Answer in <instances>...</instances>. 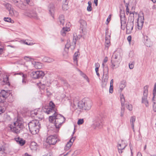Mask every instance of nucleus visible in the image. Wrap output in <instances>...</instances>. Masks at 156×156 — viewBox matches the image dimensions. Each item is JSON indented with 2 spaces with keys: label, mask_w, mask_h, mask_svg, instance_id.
<instances>
[{
  "label": "nucleus",
  "mask_w": 156,
  "mask_h": 156,
  "mask_svg": "<svg viewBox=\"0 0 156 156\" xmlns=\"http://www.w3.org/2000/svg\"><path fill=\"white\" fill-rule=\"evenodd\" d=\"M125 147H118V150L119 153H122L123 152V150L125 149Z\"/></svg>",
  "instance_id": "a19ab883"
},
{
  "label": "nucleus",
  "mask_w": 156,
  "mask_h": 156,
  "mask_svg": "<svg viewBox=\"0 0 156 156\" xmlns=\"http://www.w3.org/2000/svg\"><path fill=\"white\" fill-rule=\"evenodd\" d=\"M126 82L125 80H123L121 82L119 87L121 90L126 87Z\"/></svg>",
  "instance_id": "bb28decb"
},
{
  "label": "nucleus",
  "mask_w": 156,
  "mask_h": 156,
  "mask_svg": "<svg viewBox=\"0 0 156 156\" xmlns=\"http://www.w3.org/2000/svg\"><path fill=\"white\" fill-rule=\"evenodd\" d=\"M30 147L33 152H35L37 150V147Z\"/></svg>",
  "instance_id": "37998d69"
},
{
  "label": "nucleus",
  "mask_w": 156,
  "mask_h": 156,
  "mask_svg": "<svg viewBox=\"0 0 156 156\" xmlns=\"http://www.w3.org/2000/svg\"><path fill=\"white\" fill-rule=\"evenodd\" d=\"M126 107L129 111H132L133 109V107L131 105L128 104L126 105Z\"/></svg>",
  "instance_id": "79ce46f5"
},
{
  "label": "nucleus",
  "mask_w": 156,
  "mask_h": 156,
  "mask_svg": "<svg viewBox=\"0 0 156 156\" xmlns=\"http://www.w3.org/2000/svg\"><path fill=\"white\" fill-rule=\"evenodd\" d=\"M101 120L100 119H97L94 121L92 127L94 129L100 128L101 127Z\"/></svg>",
  "instance_id": "4468645a"
},
{
  "label": "nucleus",
  "mask_w": 156,
  "mask_h": 156,
  "mask_svg": "<svg viewBox=\"0 0 156 156\" xmlns=\"http://www.w3.org/2000/svg\"><path fill=\"white\" fill-rule=\"evenodd\" d=\"M80 28L83 31V29H85L87 27V23L85 20H80Z\"/></svg>",
  "instance_id": "a211bd4d"
},
{
  "label": "nucleus",
  "mask_w": 156,
  "mask_h": 156,
  "mask_svg": "<svg viewBox=\"0 0 156 156\" xmlns=\"http://www.w3.org/2000/svg\"><path fill=\"white\" fill-rule=\"evenodd\" d=\"M57 136L56 135H51L47 138L46 142L49 145H54L56 142Z\"/></svg>",
  "instance_id": "6e6552de"
},
{
  "label": "nucleus",
  "mask_w": 156,
  "mask_h": 156,
  "mask_svg": "<svg viewBox=\"0 0 156 156\" xmlns=\"http://www.w3.org/2000/svg\"><path fill=\"white\" fill-rule=\"evenodd\" d=\"M24 59L27 61H29L30 60V58L29 57L25 56L24 57Z\"/></svg>",
  "instance_id": "4d7b16f0"
},
{
  "label": "nucleus",
  "mask_w": 156,
  "mask_h": 156,
  "mask_svg": "<svg viewBox=\"0 0 156 156\" xmlns=\"http://www.w3.org/2000/svg\"><path fill=\"white\" fill-rule=\"evenodd\" d=\"M95 68H99L100 67V65L99 63H96L95 64Z\"/></svg>",
  "instance_id": "69168bd1"
},
{
  "label": "nucleus",
  "mask_w": 156,
  "mask_h": 156,
  "mask_svg": "<svg viewBox=\"0 0 156 156\" xmlns=\"http://www.w3.org/2000/svg\"><path fill=\"white\" fill-rule=\"evenodd\" d=\"M80 153V152L78 151H76L74 153L72 154V156H76V155Z\"/></svg>",
  "instance_id": "09e8293b"
},
{
  "label": "nucleus",
  "mask_w": 156,
  "mask_h": 156,
  "mask_svg": "<svg viewBox=\"0 0 156 156\" xmlns=\"http://www.w3.org/2000/svg\"><path fill=\"white\" fill-rule=\"evenodd\" d=\"M152 101L153 103V109L154 112H156V93H153Z\"/></svg>",
  "instance_id": "412c9836"
},
{
  "label": "nucleus",
  "mask_w": 156,
  "mask_h": 156,
  "mask_svg": "<svg viewBox=\"0 0 156 156\" xmlns=\"http://www.w3.org/2000/svg\"><path fill=\"white\" fill-rule=\"evenodd\" d=\"M76 37L74 35L72 40H67L66 43L65 45V51L63 53L64 55H66L67 54L68 52V49L69 48H70L72 50L74 49L76 46Z\"/></svg>",
  "instance_id": "20e7f679"
},
{
  "label": "nucleus",
  "mask_w": 156,
  "mask_h": 156,
  "mask_svg": "<svg viewBox=\"0 0 156 156\" xmlns=\"http://www.w3.org/2000/svg\"><path fill=\"white\" fill-rule=\"evenodd\" d=\"M14 2L15 5L17 3H18V2L20 1V0H12Z\"/></svg>",
  "instance_id": "338daca9"
},
{
  "label": "nucleus",
  "mask_w": 156,
  "mask_h": 156,
  "mask_svg": "<svg viewBox=\"0 0 156 156\" xmlns=\"http://www.w3.org/2000/svg\"><path fill=\"white\" fill-rule=\"evenodd\" d=\"M55 105L52 101H50L49 103V106H45V109L46 110L44 112L47 114L54 113L51 116L49 117V121L51 122H53L55 120L54 126H55V132H57L58 131V129L61 127L62 123L65 121V118L60 114H57L55 111L54 108Z\"/></svg>",
  "instance_id": "f257e3e1"
},
{
  "label": "nucleus",
  "mask_w": 156,
  "mask_h": 156,
  "mask_svg": "<svg viewBox=\"0 0 156 156\" xmlns=\"http://www.w3.org/2000/svg\"><path fill=\"white\" fill-rule=\"evenodd\" d=\"M108 60V58L107 57H105L104 60L103 62L102 63V66H103V67H104V66H105L104 63H106L107 62Z\"/></svg>",
  "instance_id": "8fccbe9b"
},
{
  "label": "nucleus",
  "mask_w": 156,
  "mask_h": 156,
  "mask_svg": "<svg viewBox=\"0 0 156 156\" xmlns=\"http://www.w3.org/2000/svg\"><path fill=\"white\" fill-rule=\"evenodd\" d=\"M23 127L22 122L19 119H17L16 122H14L13 125H10V128L12 132L18 134L20 133V130Z\"/></svg>",
  "instance_id": "39448f33"
},
{
  "label": "nucleus",
  "mask_w": 156,
  "mask_h": 156,
  "mask_svg": "<svg viewBox=\"0 0 156 156\" xmlns=\"http://www.w3.org/2000/svg\"><path fill=\"white\" fill-rule=\"evenodd\" d=\"M23 42L25 44H27V45H32L34 44L33 43H28L27 42H26V41H23Z\"/></svg>",
  "instance_id": "13d9d810"
},
{
  "label": "nucleus",
  "mask_w": 156,
  "mask_h": 156,
  "mask_svg": "<svg viewBox=\"0 0 156 156\" xmlns=\"http://www.w3.org/2000/svg\"><path fill=\"white\" fill-rule=\"evenodd\" d=\"M84 122L83 119H79L77 122V124L79 125L82 124Z\"/></svg>",
  "instance_id": "a18cd8bd"
},
{
  "label": "nucleus",
  "mask_w": 156,
  "mask_h": 156,
  "mask_svg": "<svg viewBox=\"0 0 156 156\" xmlns=\"http://www.w3.org/2000/svg\"><path fill=\"white\" fill-rule=\"evenodd\" d=\"M9 14L11 16H14L16 17H18L19 16L18 12L13 9L9 11Z\"/></svg>",
  "instance_id": "4be33fe9"
},
{
  "label": "nucleus",
  "mask_w": 156,
  "mask_h": 156,
  "mask_svg": "<svg viewBox=\"0 0 156 156\" xmlns=\"http://www.w3.org/2000/svg\"><path fill=\"white\" fill-rule=\"evenodd\" d=\"M99 68H95V71L96 72L97 75L99 77L100 76L99 73H98V69Z\"/></svg>",
  "instance_id": "603ef678"
},
{
  "label": "nucleus",
  "mask_w": 156,
  "mask_h": 156,
  "mask_svg": "<svg viewBox=\"0 0 156 156\" xmlns=\"http://www.w3.org/2000/svg\"><path fill=\"white\" fill-rule=\"evenodd\" d=\"M9 94L7 91L4 90H2L0 92V95L3 98V99L5 100V98H7Z\"/></svg>",
  "instance_id": "aec40b11"
},
{
  "label": "nucleus",
  "mask_w": 156,
  "mask_h": 156,
  "mask_svg": "<svg viewBox=\"0 0 156 156\" xmlns=\"http://www.w3.org/2000/svg\"><path fill=\"white\" fill-rule=\"evenodd\" d=\"M20 74L22 75V83L23 84H25L27 82V77L26 74H23L22 73H20Z\"/></svg>",
  "instance_id": "393cba45"
},
{
  "label": "nucleus",
  "mask_w": 156,
  "mask_h": 156,
  "mask_svg": "<svg viewBox=\"0 0 156 156\" xmlns=\"http://www.w3.org/2000/svg\"><path fill=\"white\" fill-rule=\"evenodd\" d=\"M148 90L147 87L146 86L144 87V90L143 93V96L142 98V102L144 104L146 107H148L149 105L148 101L147 100V95Z\"/></svg>",
  "instance_id": "0eeeda50"
},
{
  "label": "nucleus",
  "mask_w": 156,
  "mask_h": 156,
  "mask_svg": "<svg viewBox=\"0 0 156 156\" xmlns=\"http://www.w3.org/2000/svg\"><path fill=\"white\" fill-rule=\"evenodd\" d=\"M80 75L84 78L85 79H86L87 81L88 82H89V79H88V77H87V76L86 75V74H84V73H83L81 71H80Z\"/></svg>",
  "instance_id": "4c0bfd02"
},
{
  "label": "nucleus",
  "mask_w": 156,
  "mask_h": 156,
  "mask_svg": "<svg viewBox=\"0 0 156 156\" xmlns=\"http://www.w3.org/2000/svg\"><path fill=\"white\" fill-rule=\"evenodd\" d=\"M33 77L35 79H38L44 76V74L42 71H37L32 73Z\"/></svg>",
  "instance_id": "9b49d317"
},
{
  "label": "nucleus",
  "mask_w": 156,
  "mask_h": 156,
  "mask_svg": "<svg viewBox=\"0 0 156 156\" xmlns=\"http://www.w3.org/2000/svg\"><path fill=\"white\" fill-rule=\"evenodd\" d=\"M127 39L129 43H130L131 41V36L130 35L128 36L127 37Z\"/></svg>",
  "instance_id": "bf43d9fd"
},
{
  "label": "nucleus",
  "mask_w": 156,
  "mask_h": 156,
  "mask_svg": "<svg viewBox=\"0 0 156 156\" xmlns=\"http://www.w3.org/2000/svg\"><path fill=\"white\" fill-rule=\"evenodd\" d=\"M1 43L0 42V55L2 54L4 51V48L1 45Z\"/></svg>",
  "instance_id": "c03bdc74"
},
{
  "label": "nucleus",
  "mask_w": 156,
  "mask_h": 156,
  "mask_svg": "<svg viewBox=\"0 0 156 156\" xmlns=\"http://www.w3.org/2000/svg\"><path fill=\"white\" fill-rule=\"evenodd\" d=\"M88 5L87 7V10L88 11H90L92 10V8L91 7L92 3L90 1H89L88 2Z\"/></svg>",
  "instance_id": "f704fd0d"
},
{
  "label": "nucleus",
  "mask_w": 156,
  "mask_h": 156,
  "mask_svg": "<svg viewBox=\"0 0 156 156\" xmlns=\"http://www.w3.org/2000/svg\"><path fill=\"white\" fill-rule=\"evenodd\" d=\"M111 15H109L107 20V21L108 22L107 23V24H108L111 20Z\"/></svg>",
  "instance_id": "680f3d73"
},
{
  "label": "nucleus",
  "mask_w": 156,
  "mask_h": 156,
  "mask_svg": "<svg viewBox=\"0 0 156 156\" xmlns=\"http://www.w3.org/2000/svg\"><path fill=\"white\" fill-rule=\"evenodd\" d=\"M121 60H117L112 59L111 60V67L112 69L118 67L119 64V62Z\"/></svg>",
  "instance_id": "dca6fc26"
},
{
  "label": "nucleus",
  "mask_w": 156,
  "mask_h": 156,
  "mask_svg": "<svg viewBox=\"0 0 156 156\" xmlns=\"http://www.w3.org/2000/svg\"><path fill=\"white\" fill-rule=\"evenodd\" d=\"M153 93L154 94L156 93V82L155 83L154 86V88L153 91Z\"/></svg>",
  "instance_id": "6e6d98bb"
},
{
  "label": "nucleus",
  "mask_w": 156,
  "mask_h": 156,
  "mask_svg": "<svg viewBox=\"0 0 156 156\" xmlns=\"http://www.w3.org/2000/svg\"><path fill=\"white\" fill-rule=\"evenodd\" d=\"M19 8L21 9H23L24 8V5L22 1L20 0V1L18 3H17L16 5Z\"/></svg>",
  "instance_id": "cd10ccee"
},
{
  "label": "nucleus",
  "mask_w": 156,
  "mask_h": 156,
  "mask_svg": "<svg viewBox=\"0 0 156 156\" xmlns=\"http://www.w3.org/2000/svg\"><path fill=\"white\" fill-rule=\"evenodd\" d=\"M4 20L7 22L12 23L14 22L13 21L11 20V18L9 17H4Z\"/></svg>",
  "instance_id": "ea45409f"
},
{
  "label": "nucleus",
  "mask_w": 156,
  "mask_h": 156,
  "mask_svg": "<svg viewBox=\"0 0 156 156\" xmlns=\"http://www.w3.org/2000/svg\"><path fill=\"white\" fill-rule=\"evenodd\" d=\"M91 101L88 98H84L77 103L78 108L81 110H89L92 105Z\"/></svg>",
  "instance_id": "f03ea898"
},
{
  "label": "nucleus",
  "mask_w": 156,
  "mask_h": 156,
  "mask_svg": "<svg viewBox=\"0 0 156 156\" xmlns=\"http://www.w3.org/2000/svg\"><path fill=\"white\" fill-rule=\"evenodd\" d=\"M32 64L34 66V67L36 69H40L42 68V63L34 61L32 62Z\"/></svg>",
  "instance_id": "f3484780"
},
{
  "label": "nucleus",
  "mask_w": 156,
  "mask_h": 156,
  "mask_svg": "<svg viewBox=\"0 0 156 156\" xmlns=\"http://www.w3.org/2000/svg\"><path fill=\"white\" fill-rule=\"evenodd\" d=\"M120 101L122 107H124L125 105V99L123 94H121L120 96Z\"/></svg>",
  "instance_id": "a878e982"
},
{
  "label": "nucleus",
  "mask_w": 156,
  "mask_h": 156,
  "mask_svg": "<svg viewBox=\"0 0 156 156\" xmlns=\"http://www.w3.org/2000/svg\"><path fill=\"white\" fill-rule=\"evenodd\" d=\"M15 140L17 143L19 144L21 146L23 145L25 143V140L19 137L16 138Z\"/></svg>",
  "instance_id": "6ab92c4d"
},
{
  "label": "nucleus",
  "mask_w": 156,
  "mask_h": 156,
  "mask_svg": "<svg viewBox=\"0 0 156 156\" xmlns=\"http://www.w3.org/2000/svg\"><path fill=\"white\" fill-rule=\"evenodd\" d=\"M28 126L31 133L35 134L39 132L40 124L38 120H33L29 123Z\"/></svg>",
  "instance_id": "7ed1b4c3"
},
{
  "label": "nucleus",
  "mask_w": 156,
  "mask_h": 156,
  "mask_svg": "<svg viewBox=\"0 0 156 156\" xmlns=\"http://www.w3.org/2000/svg\"><path fill=\"white\" fill-rule=\"evenodd\" d=\"M121 109H122V111H123V112H121V117H122L123 115V112L124 111V107H122V108H121Z\"/></svg>",
  "instance_id": "e2e57ef3"
},
{
  "label": "nucleus",
  "mask_w": 156,
  "mask_h": 156,
  "mask_svg": "<svg viewBox=\"0 0 156 156\" xmlns=\"http://www.w3.org/2000/svg\"><path fill=\"white\" fill-rule=\"evenodd\" d=\"M108 79V73H104L102 78V86L103 87H105L107 84Z\"/></svg>",
  "instance_id": "2eb2a0df"
},
{
  "label": "nucleus",
  "mask_w": 156,
  "mask_h": 156,
  "mask_svg": "<svg viewBox=\"0 0 156 156\" xmlns=\"http://www.w3.org/2000/svg\"><path fill=\"white\" fill-rule=\"evenodd\" d=\"M70 147H64V150L66 151H68L70 149Z\"/></svg>",
  "instance_id": "774afa93"
},
{
  "label": "nucleus",
  "mask_w": 156,
  "mask_h": 156,
  "mask_svg": "<svg viewBox=\"0 0 156 156\" xmlns=\"http://www.w3.org/2000/svg\"><path fill=\"white\" fill-rule=\"evenodd\" d=\"M117 60H121L119 55L116 54V52L112 56V59Z\"/></svg>",
  "instance_id": "7c9ffc66"
},
{
  "label": "nucleus",
  "mask_w": 156,
  "mask_h": 156,
  "mask_svg": "<svg viewBox=\"0 0 156 156\" xmlns=\"http://www.w3.org/2000/svg\"><path fill=\"white\" fill-rule=\"evenodd\" d=\"M136 117L134 116H132L130 119V122L131 125L133 129V131L134 132V123L135 122L136 120Z\"/></svg>",
  "instance_id": "b1692460"
},
{
  "label": "nucleus",
  "mask_w": 156,
  "mask_h": 156,
  "mask_svg": "<svg viewBox=\"0 0 156 156\" xmlns=\"http://www.w3.org/2000/svg\"><path fill=\"white\" fill-rule=\"evenodd\" d=\"M76 99H77V98L76 97L71 98V101H73L74 104H75L76 100Z\"/></svg>",
  "instance_id": "052dcab7"
},
{
  "label": "nucleus",
  "mask_w": 156,
  "mask_h": 156,
  "mask_svg": "<svg viewBox=\"0 0 156 156\" xmlns=\"http://www.w3.org/2000/svg\"><path fill=\"white\" fill-rule=\"evenodd\" d=\"M4 99H3V98L0 95V103L3 102Z\"/></svg>",
  "instance_id": "0e129e2a"
},
{
  "label": "nucleus",
  "mask_w": 156,
  "mask_h": 156,
  "mask_svg": "<svg viewBox=\"0 0 156 156\" xmlns=\"http://www.w3.org/2000/svg\"><path fill=\"white\" fill-rule=\"evenodd\" d=\"M75 139V137H72L69 141L67 142L66 146H71L73 145V143L74 142Z\"/></svg>",
  "instance_id": "c85d7f7f"
},
{
  "label": "nucleus",
  "mask_w": 156,
  "mask_h": 156,
  "mask_svg": "<svg viewBox=\"0 0 156 156\" xmlns=\"http://www.w3.org/2000/svg\"><path fill=\"white\" fill-rule=\"evenodd\" d=\"M4 5L5 6L6 9L9 10V11L11 9V5L10 4L8 3L4 4Z\"/></svg>",
  "instance_id": "e433bc0d"
},
{
  "label": "nucleus",
  "mask_w": 156,
  "mask_h": 156,
  "mask_svg": "<svg viewBox=\"0 0 156 156\" xmlns=\"http://www.w3.org/2000/svg\"><path fill=\"white\" fill-rule=\"evenodd\" d=\"M3 81L7 85L9 84V77L7 76H5L3 78Z\"/></svg>",
  "instance_id": "72a5a7b5"
},
{
  "label": "nucleus",
  "mask_w": 156,
  "mask_h": 156,
  "mask_svg": "<svg viewBox=\"0 0 156 156\" xmlns=\"http://www.w3.org/2000/svg\"><path fill=\"white\" fill-rule=\"evenodd\" d=\"M129 5L128 4H126V13L127 14H128V13H129V9L128 8V6Z\"/></svg>",
  "instance_id": "de8ad7c7"
},
{
  "label": "nucleus",
  "mask_w": 156,
  "mask_h": 156,
  "mask_svg": "<svg viewBox=\"0 0 156 156\" xmlns=\"http://www.w3.org/2000/svg\"><path fill=\"white\" fill-rule=\"evenodd\" d=\"M110 33L108 30L105 33V46L108 49L110 45Z\"/></svg>",
  "instance_id": "9d476101"
},
{
  "label": "nucleus",
  "mask_w": 156,
  "mask_h": 156,
  "mask_svg": "<svg viewBox=\"0 0 156 156\" xmlns=\"http://www.w3.org/2000/svg\"><path fill=\"white\" fill-rule=\"evenodd\" d=\"M63 4L62 5V8L64 10H67L68 9V7L67 5H68V2L67 1H65L64 2H63Z\"/></svg>",
  "instance_id": "2f4dec72"
},
{
  "label": "nucleus",
  "mask_w": 156,
  "mask_h": 156,
  "mask_svg": "<svg viewBox=\"0 0 156 156\" xmlns=\"http://www.w3.org/2000/svg\"><path fill=\"white\" fill-rule=\"evenodd\" d=\"M129 68L130 69H133L134 68V63L133 62H132L131 63H129Z\"/></svg>",
  "instance_id": "49530a36"
},
{
  "label": "nucleus",
  "mask_w": 156,
  "mask_h": 156,
  "mask_svg": "<svg viewBox=\"0 0 156 156\" xmlns=\"http://www.w3.org/2000/svg\"><path fill=\"white\" fill-rule=\"evenodd\" d=\"M113 92V86H110L109 92L110 93H112Z\"/></svg>",
  "instance_id": "864d4df0"
},
{
  "label": "nucleus",
  "mask_w": 156,
  "mask_h": 156,
  "mask_svg": "<svg viewBox=\"0 0 156 156\" xmlns=\"http://www.w3.org/2000/svg\"><path fill=\"white\" fill-rule=\"evenodd\" d=\"M125 13L124 11H121L120 13V20L121 26V28L123 30H124L125 28L126 23V19L125 18Z\"/></svg>",
  "instance_id": "1a4fd4ad"
},
{
  "label": "nucleus",
  "mask_w": 156,
  "mask_h": 156,
  "mask_svg": "<svg viewBox=\"0 0 156 156\" xmlns=\"http://www.w3.org/2000/svg\"><path fill=\"white\" fill-rule=\"evenodd\" d=\"M144 16H139L136 24V27L139 30H141L144 23Z\"/></svg>",
  "instance_id": "f8f14e48"
},
{
  "label": "nucleus",
  "mask_w": 156,
  "mask_h": 156,
  "mask_svg": "<svg viewBox=\"0 0 156 156\" xmlns=\"http://www.w3.org/2000/svg\"><path fill=\"white\" fill-rule=\"evenodd\" d=\"M5 111L4 109L0 106V114L3 113Z\"/></svg>",
  "instance_id": "5fc2aeb1"
},
{
  "label": "nucleus",
  "mask_w": 156,
  "mask_h": 156,
  "mask_svg": "<svg viewBox=\"0 0 156 156\" xmlns=\"http://www.w3.org/2000/svg\"><path fill=\"white\" fill-rule=\"evenodd\" d=\"M37 144V143L35 142L32 141L30 143V146H36Z\"/></svg>",
  "instance_id": "3c124183"
},
{
  "label": "nucleus",
  "mask_w": 156,
  "mask_h": 156,
  "mask_svg": "<svg viewBox=\"0 0 156 156\" xmlns=\"http://www.w3.org/2000/svg\"><path fill=\"white\" fill-rule=\"evenodd\" d=\"M79 52H75L74 54L73 60L74 62L76 65H78L77 60V57L79 55Z\"/></svg>",
  "instance_id": "c756f323"
},
{
  "label": "nucleus",
  "mask_w": 156,
  "mask_h": 156,
  "mask_svg": "<svg viewBox=\"0 0 156 156\" xmlns=\"http://www.w3.org/2000/svg\"><path fill=\"white\" fill-rule=\"evenodd\" d=\"M59 21L60 24L63 25L64 23V16L63 15H61L59 17Z\"/></svg>",
  "instance_id": "58836bf2"
},
{
  "label": "nucleus",
  "mask_w": 156,
  "mask_h": 156,
  "mask_svg": "<svg viewBox=\"0 0 156 156\" xmlns=\"http://www.w3.org/2000/svg\"><path fill=\"white\" fill-rule=\"evenodd\" d=\"M43 60L44 62H52L54 60L51 58L48 57H44L43 58Z\"/></svg>",
  "instance_id": "473e14b6"
},
{
  "label": "nucleus",
  "mask_w": 156,
  "mask_h": 156,
  "mask_svg": "<svg viewBox=\"0 0 156 156\" xmlns=\"http://www.w3.org/2000/svg\"><path fill=\"white\" fill-rule=\"evenodd\" d=\"M134 19L129 17L127 24L126 25V33L130 34L132 31L134 26Z\"/></svg>",
  "instance_id": "423d86ee"
},
{
  "label": "nucleus",
  "mask_w": 156,
  "mask_h": 156,
  "mask_svg": "<svg viewBox=\"0 0 156 156\" xmlns=\"http://www.w3.org/2000/svg\"><path fill=\"white\" fill-rule=\"evenodd\" d=\"M24 14L30 17L33 18L35 19H38V16L34 11H27L24 12Z\"/></svg>",
  "instance_id": "ddd939ff"
},
{
  "label": "nucleus",
  "mask_w": 156,
  "mask_h": 156,
  "mask_svg": "<svg viewBox=\"0 0 156 156\" xmlns=\"http://www.w3.org/2000/svg\"><path fill=\"white\" fill-rule=\"evenodd\" d=\"M70 30V29L69 27H63L61 31V34L62 36H65L67 33Z\"/></svg>",
  "instance_id": "5701e85b"
},
{
  "label": "nucleus",
  "mask_w": 156,
  "mask_h": 156,
  "mask_svg": "<svg viewBox=\"0 0 156 156\" xmlns=\"http://www.w3.org/2000/svg\"><path fill=\"white\" fill-rule=\"evenodd\" d=\"M37 114V110L35 109L30 112V114L32 116L34 117Z\"/></svg>",
  "instance_id": "c9c22d12"
}]
</instances>
